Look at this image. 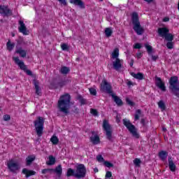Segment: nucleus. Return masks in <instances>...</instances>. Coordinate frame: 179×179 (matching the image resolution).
<instances>
[{
    "mask_svg": "<svg viewBox=\"0 0 179 179\" xmlns=\"http://www.w3.org/2000/svg\"><path fill=\"white\" fill-rule=\"evenodd\" d=\"M57 107L60 113L64 114H69V108L71 107V95L66 93L59 97L57 103Z\"/></svg>",
    "mask_w": 179,
    "mask_h": 179,
    "instance_id": "nucleus-1",
    "label": "nucleus"
},
{
    "mask_svg": "<svg viewBox=\"0 0 179 179\" xmlns=\"http://www.w3.org/2000/svg\"><path fill=\"white\" fill-rule=\"evenodd\" d=\"M131 22L134 25L133 29L134 31H136L138 36H141V34H143L145 30L141 25V22H139V15H138L137 13L134 12L132 13Z\"/></svg>",
    "mask_w": 179,
    "mask_h": 179,
    "instance_id": "nucleus-2",
    "label": "nucleus"
},
{
    "mask_svg": "<svg viewBox=\"0 0 179 179\" xmlns=\"http://www.w3.org/2000/svg\"><path fill=\"white\" fill-rule=\"evenodd\" d=\"M44 117L38 116L36 120L34 121V125L36 131L38 136H43L44 131Z\"/></svg>",
    "mask_w": 179,
    "mask_h": 179,
    "instance_id": "nucleus-3",
    "label": "nucleus"
},
{
    "mask_svg": "<svg viewBox=\"0 0 179 179\" xmlns=\"http://www.w3.org/2000/svg\"><path fill=\"white\" fill-rule=\"evenodd\" d=\"M123 124L124 125V127H126L127 129H128L130 134H131L132 136L136 138V139H139V134H138V129H136L135 125L131 123V121L124 119Z\"/></svg>",
    "mask_w": 179,
    "mask_h": 179,
    "instance_id": "nucleus-4",
    "label": "nucleus"
},
{
    "mask_svg": "<svg viewBox=\"0 0 179 179\" xmlns=\"http://www.w3.org/2000/svg\"><path fill=\"white\" fill-rule=\"evenodd\" d=\"M86 166L83 164H79L76 166L75 178L80 179L86 177Z\"/></svg>",
    "mask_w": 179,
    "mask_h": 179,
    "instance_id": "nucleus-5",
    "label": "nucleus"
},
{
    "mask_svg": "<svg viewBox=\"0 0 179 179\" xmlns=\"http://www.w3.org/2000/svg\"><path fill=\"white\" fill-rule=\"evenodd\" d=\"M13 61L15 62L16 65H17L21 69V71H24V72H26L27 75L29 76H31L33 75V73L30 70H27V66L24 64V62L22 61H20V59L19 57H13Z\"/></svg>",
    "mask_w": 179,
    "mask_h": 179,
    "instance_id": "nucleus-6",
    "label": "nucleus"
},
{
    "mask_svg": "<svg viewBox=\"0 0 179 179\" xmlns=\"http://www.w3.org/2000/svg\"><path fill=\"white\" fill-rule=\"evenodd\" d=\"M103 129L106 131V138L113 142V131H111V125L108 123V121L104 120L103 122Z\"/></svg>",
    "mask_w": 179,
    "mask_h": 179,
    "instance_id": "nucleus-7",
    "label": "nucleus"
},
{
    "mask_svg": "<svg viewBox=\"0 0 179 179\" xmlns=\"http://www.w3.org/2000/svg\"><path fill=\"white\" fill-rule=\"evenodd\" d=\"M100 90L103 93L110 94V96L114 93V92H113V87L111 86V84L108 83V82H107L106 80H103L101 83Z\"/></svg>",
    "mask_w": 179,
    "mask_h": 179,
    "instance_id": "nucleus-8",
    "label": "nucleus"
},
{
    "mask_svg": "<svg viewBox=\"0 0 179 179\" xmlns=\"http://www.w3.org/2000/svg\"><path fill=\"white\" fill-rule=\"evenodd\" d=\"M68 80L64 78H60L57 83H52L50 84L52 89H62L64 86H66Z\"/></svg>",
    "mask_w": 179,
    "mask_h": 179,
    "instance_id": "nucleus-9",
    "label": "nucleus"
},
{
    "mask_svg": "<svg viewBox=\"0 0 179 179\" xmlns=\"http://www.w3.org/2000/svg\"><path fill=\"white\" fill-rule=\"evenodd\" d=\"M7 167L11 173H14L20 169L19 164L13 162V160H10L7 163Z\"/></svg>",
    "mask_w": 179,
    "mask_h": 179,
    "instance_id": "nucleus-10",
    "label": "nucleus"
},
{
    "mask_svg": "<svg viewBox=\"0 0 179 179\" xmlns=\"http://www.w3.org/2000/svg\"><path fill=\"white\" fill-rule=\"evenodd\" d=\"M0 15H3V16H6L7 17L12 16V10L8 6L0 5Z\"/></svg>",
    "mask_w": 179,
    "mask_h": 179,
    "instance_id": "nucleus-11",
    "label": "nucleus"
},
{
    "mask_svg": "<svg viewBox=\"0 0 179 179\" xmlns=\"http://www.w3.org/2000/svg\"><path fill=\"white\" fill-rule=\"evenodd\" d=\"M155 85L157 87H159L162 92H166V85L161 78L155 76Z\"/></svg>",
    "mask_w": 179,
    "mask_h": 179,
    "instance_id": "nucleus-12",
    "label": "nucleus"
},
{
    "mask_svg": "<svg viewBox=\"0 0 179 179\" xmlns=\"http://www.w3.org/2000/svg\"><path fill=\"white\" fill-rule=\"evenodd\" d=\"M19 24L20 27H18V30L20 33H22L24 36H27V34H29V31H27V27H26V24H24L23 20H20Z\"/></svg>",
    "mask_w": 179,
    "mask_h": 179,
    "instance_id": "nucleus-13",
    "label": "nucleus"
},
{
    "mask_svg": "<svg viewBox=\"0 0 179 179\" xmlns=\"http://www.w3.org/2000/svg\"><path fill=\"white\" fill-rule=\"evenodd\" d=\"M170 30L167 29V27H160L158 28L157 33L159 36V37H162V38H164V37L169 33Z\"/></svg>",
    "mask_w": 179,
    "mask_h": 179,
    "instance_id": "nucleus-14",
    "label": "nucleus"
},
{
    "mask_svg": "<svg viewBox=\"0 0 179 179\" xmlns=\"http://www.w3.org/2000/svg\"><path fill=\"white\" fill-rule=\"evenodd\" d=\"M92 136L90 138V141L93 145H99V143H100V136L96 134L95 131H92Z\"/></svg>",
    "mask_w": 179,
    "mask_h": 179,
    "instance_id": "nucleus-15",
    "label": "nucleus"
},
{
    "mask_svg": "<svg viewBox=\"0 0 179 179\" xmlns=\"http://www.w3.org/2000/svg\"><path fill=\"white\" fill-rule=\"evenodd\" d=\"M33 84L35 87L36 94L38 96H41V89L40 88V82L38 80L34 79Z\"/></svg>",
    "mask_w": 179,
    "mask_h": 179,
    "instance_id": "nucleus-16",
    "label": "nucleus"
},
{
    "mask_svg": "<svg viewBox=\"0 0 179 179\" xmlns=\"http://www.w3.org/2000/svg\"><path fill=\"white\" fill-rule=\"evenodd\" d=\"M70 3H73L76 6H79L80 9H85V3L82 0H70Z\"/></svg>",
    "mask_w": 179,
    "mask_h": 179,
    "instance_id": "nucleus-17",
    "label": "nucleus"
},
{
    "mask_svg": "<svg viewBox=\"0 0 179 179\" xmlns=\"http://www.w3.org/2000/svg\"><path fill=\"white\" fill-rule=\"evenodd\" d=\"M22 174L25 175L26 178H29V177H31V176H36V171L29 170L26 168H24L22 171Z\"/></svg>",
    "mask_w": 179,
    "mask_h": 179,
    "instance_id": "nucleus-18",
    "label": "nucleus"
},
{
    "mask_svg": "<svg viewBox=\"0 0 179 179\" xmlns=\"http://www.w3.org/2000/svg\"><path fill=\"white\" fill-rule=\"evenodd\" d=\"M158 156L162 162H166L167 160V156H169V152L167 151L162 150L158 153Z\"/></svg>",
    "mask_w": 179,
    "mask_h": 179,
    "instance_id": "nucleus-19",
    "label": "nucleus"
},
{
    "mask_svg": "<svg viewBox=\"0 0 179 179\" xmlns=\"http://www.w3.org/2000/svg\"><path fill=\"white\" fill-rule=\"evenodd\" d=\"M113 69H115V71H119V69H121V68H122L121 59H115V61L113 62Z\"/></svg>",
    "mask_w": 179,
    "mask_h": 179,
    "instance_id": "nucleus-20",
    "label": "nucleus"
},
{
    "mask_svg": "<svg viewBox=\"0 0 179 179\" xmlns=\"http://www.w3.org/2000/svg\"><path fill=\"white\" fill-rule=\"evenodd\" d=\"M112 99H113L115 103H116L117 106H118L119 107H121V106H122V104H124V103L122 102V100L121 99H120V97H118V96H116L115 94H114V93L113 94L110 95Z\"/></svg>",
    "mask_w": 179,
    "mask_h": 179,
    "instance_id": "nucleus-21",
    "label": "nucleus"
},
{
    "mask_svg": "<svg viewBox=\"0 0 179 179\" xmlns=\"http://www.w3.org/2000/svg\"><path fill=\"white\" fill-rule=\"evenodd\" d=\"M168 162H169V167L171 171H176V164H174V161H173V159L171 157H169L168 158Z\"/></svg>",
    "mask_w": 179,
    "mask_h": 179,
    "instance_id": "nucleus-22",
    "label": "nucleus"
},
{
    "mask_svg": "<svg viewBox=\"0 0 179 179\" xmlns=\"http://www.w3.org/2000/svg\"><path fill=\"white\" fill-rule=\"evenodd\" d=\"M36 160V155H29L26 159L27 166H31V163Z\"/></svg>",
    "mask_w": 179,
    "mask_h": 179,
    "instance_id": "nucleus-23",
    "label": "nucleus"
},
{
    "mask_svg": "<svg viewBox=\"0 0 179 179\" xmlns=\"http://www.w3.org/2000/svg\"><path fill=\"white\" fill-rule=\"evenodd\" d=\"M16 54H19L22 58H26L27 56V51L23 50L22 48H20L15 51Z\"/></svg>",
    "mask_w": 179,
    "mask_h": 179,
    "instance_id": "nucleus-24",
    "label": "nucleus"
},
{
    "mask_svg": "<svg viewBox=\"0 0 179 179\" xmlns=\"http://www.w3.org/2000/svg\"><path fill=\"white\" fill-rule=\"evenodd\" d=\"M131 76L134 78L135 79H138V80H142L143 79V73H135L134 72L131 73Z\"/></svg>",
    "mask_w": 179,
    "mask_h": 179,
    "instance_id": "nucleus-25",
    "label": "nucleus"
},
{
    "mask_svg": "<svg viewBox=\"0 0 179 179\" xmlns=\"http://www.w3.org/2000/svg\"><path fill=\"white\" fill-rule=\"evenodd\" d=\"M118 57H120V49L115 48L113 52H112V58L113 59H118Z\"/></svg>",
    "mask_w": 179,
    "mask_h": 179,
    "instance_id": "nucleus-26",
    "label": "nucleus"
},
{
    "mask_svg": "<svg viewBox=\"0 0 179 179\" xmlns=\"http://www.w3.org/2000/svg\"><path fill=\"white\" fill-rule=\"evenodd\" d=\"M55 157H54V156L52 155H50L49 156V161L46 162V164L48 166H54V164H55Z\"/></svg>",
    "mask_w": 179,
    "mask_h": 179,
    "instance_id": "nucleus-27",
    "label": "nucleus"
},
{
    "mask_svg": "<svg viewBox=\"0 0 179 179\" xmlns=\"http://www.w3.org/2000/svg\"><path fill=\"white\" fill-rule=\"evenodd\" d=\"M53 171H55L59 177H61L62 174V166L58 165L55 170L53 169Z\"/></svg>",
    "mask_w": 179,
    "mask_h": 179,
    "instance_id": "nucleus-28",
    "label": "nucleus"
},
{
    "mask_svg": "<svg viewBox=\"0 0 179 179\" xmlns=\"http://www.w3.org/2000/svg\"><path fill=\"white\" fill-rule=\"evenodd\" d=\"M75 174H76V171L70 168L67 169L66 176V177H75Z\"/></svg>",
    "mask_w": 179,
    "mask_h": 179,
    "instance_id": "nucleus-29",
    "label": "nucleus"
},
{
    "mask_svg": "<svg viewBox=\"0 0 179 179\" xmlns=\"http://www.w3.org/2000/svg\"><path fill=\"white\" fill-rule=\"evenodd\" d=\"M142 115V110L137 109L134 115V121L139 120V117Z\"/></svg>",
    "mask_w": 179,
    "mask_h": 179,
    "instance_id": "nucleus-30",
    "label": "nucleus"
},
{
    "mask_svg": "<svg viewBox=\"0 0 179 179\" xmlns=\"http://www.w3.org/2000/svg\"><path fill=\"white\" fill-rule=\"evenodd\" d=\"M164 38H165V40L169 42L173 41V40H174V35L168 32Z\"/></svg>",
    "mask_w": 179,
    "mask_h": 179,
    "instance_id": "nucleus-31",
    "label": "nucleus"
},
{
    "mask_svg": "<svg viewBox=\"0 0 179 179\" xmlns=\"http://www.w3.org/2000/svg\"><path fill=\"white\" fill-rule=\"evenodd\" d=\"M78 100L80 103L81 106H85V104H87V101L84 99L82 95H78Z\"/></svg>",
    "mask_w": 179,
    "mask_h": 179,
    "instance_id": "nucleus-32",
    "label": "nucleus"
},
{
    "mask_svg": "<svg viewBox=\"0 0 179 179\" xmlns=\"http://www.w3.org/2000/svg\"><path fill=\"white\" fill-rule=\"evenodd\" d=\"M17 44H18L19 45H27L28 42L24 41V39H23V38L20 37L18 39H17Z\"/></svg>",
    "mask_w": 179,
    "mask_h": 179,
    "instance_id": "nucleus-33",
    "label": "nucleus"
},
{
    "mask_svg": "<svg viewBox=\"0 0 179 179\" xmlns=\"http://www.w3.org/2000/svg\"><path fill=\"white\" fill-rule=\"evenodd\" d=\"M158 107L161 109V111L166 110V103L162 100L158 102Z\"/></svg>",
    "mask_w": 179,
    "mask_h": 179,
    "instance_id": "nucleus-34",
    "label": "nucleus"
},
{
    "mask_svg": "<svg viewBox=\"0 0 179 179\" xmlns=\"http://www.w3.org/2000/svg\"><path fill=\"white\" fill-rule=\"evenodd\" d=\"M50 142H52V145H58L59 143V139L57 136H52L50 138Z\"/></svg>",
    "mask_w": 179,
    "mask_h": 179,
    "instance_id": "nucleus-35",
    "label": "nucleus"
},
{
    "mask_svg": "<svg viewBox=\"0 0 179 179\" xmlns=\"http://www.w3.org/2000/svg\"><path fill=\"white\" fill-rule=\"evenodd\" d=\"M6 47L8 51H12L15 48V43H10V40H9L6 43Z\"/></svg>",
    "mask_w": 179,
    "mask_h": 179,
    "instance_id": "nucleus-36",
    "label": "nucleus"
},
{
    "mask_svg": "<svg viewBox=\"0 0 179 179\" xmlns=\"http://www.w3.org/2000/svg\"><path fill=\"white\" fill-rule=\"evenodd\" d=\"M69 68L66 66H62L60 69V72L62 75H67V73H69Z\"/></svg>",
    "mask_w": 179,
    "mask_h": 179,
    "instance_id": "nucleus-37",
    "label": "nucleus"
},
{
    "mask_svg": "<svg viewBox=\"0 0 179 179\" xmlns=\"http://www.w3.org/2000/svg\"><path fill=\"white\" fill-rule=\"evenodd\" d=\"M113 34V29L111 28H106L105 29V35L106 37H111Z\"/></svg>",
    "mask_w": 179,
    "mask_h": 179,
    "instance_id": "nucleus-38",
    "label": "nucleus"
},
{
    "mask_svg": "<svg viewBox=\"0 0 179 179\" xmlns=\"http://www.w3.org/2000/svg\"><path fill=\"white\" fill-rule=\"evenodd\" d=\"M145 47L147 50L148 53L150 55V54H152V52H153V48L152 47V45L145 44Z\"/></svg>",
    "mask_w": 179,
    "mask_h": 179,
    "instance_id": "nucleus-39",
    "label": "nucleus"
},
{
    "mask_svg": "<svg viewBox=\"0 0 179 179\" xmlns=\"http://www.w3.org/2000/svg\"><path fill=\"white\" fill-rule=\"evenodd\" d=\"M61 48L63 51H69V45L66 43H62L61 45Z\"/></svg>",
    "mask_w": 179,
    "mask_h": 179,
    "instance_id": "nucleus-40",
    "label": "nucleus"
},
{
    "mask_svg": "<svg viewBox=\"0 0 179 179\" xmlns=\"http://www.w3.org/2000/svg\"><path fill=\"white\" fill-rule=\"evenodd\" d=\"M52 171H54V169H45L42 170V174H47L49 173V174H52Z\"/></svg>",
    "mask_w": 179,
    "mask_h": 179,
    "instance_id": "nucleus-41",
    "label": "nucleus"
},
{
    "mask_svg": "<svg viewBox=\"0 0 179 179\" xmlns=\"http://www.w3.org/2000/svg\"><path fill=\"white\" fill-rule=\"evenodd\" d=\"M134 163L135 164V166H136V167H141V163H142V161H141V159L136 158L134 160Z\"/></svg>",
    "mask_w": 179,
    "mask_h": 179,
    "instance_id": "nucleus-42",
    "label": "nucleus"
},
{
    "mask_svg": "<svg viewBox=\"0 0 179 179\" xmlns=\"http://www.w3.org/2000/svg\"><path fill=\"white\" fill-rule=\"evenodd\" d=\"M166 47L169 48V50H173L174 48V43L172 41H169L166 43Z\"/></svg>",
    "mask_w": 179,
    "mask_h": 179,
    "instance_id": "nucleus-43",
    "label": "nucleus"
},
{
    "mask_svg": "<svg viewBox=\"0 0 179 179\" xmlns=\"http://www.w3.org/2000/svg\"><path fill=\"white\" fill-rule=\"evenodd\" d=\"M89 90H90V94H92V96L97 95V91L96 90V89L91 87V88H89Z\"/></svg>",
    "mask_w": 179,
    "mask_h": 179,
    "instance_id": "nucleus-44",
    "label": "nucleus"
},
{
    "mask_svg": "<svg viewBox=\"0 0 179 179\" xmlns=\"http://www.w3.org/2000/svg\"><path fill=\"white\" fill-rule=\"evenodd\" d=\"M126 103L129 106H131V107H134V106H135V102L131 101V99H129V98H126Z\"/></svg>",
    "mask_w": 179,
    "mask_h": 179,
    "instance_id": "nucleus-45",
    "label": "nucleus"
},
{
    "mask_svg": "<svg viewBox=\"0 0 179 179\" xmlns=\"http://www.w3.org/2000/svg\"><path fill=\"white\" fill-rule=\"evenodd\" d=\"M104 166H106V167H108L109 169L114 167V164L108 161L104 162Z\"/></svg>",
    "mask_w": 179,
    "mask_h": 179,
    "instance_id": "nucleus-46",
    "label": "nucleus"
},
{
    "mask_svg": "<svg viewBox=\"0 0 179 179\" xmlns=\"http://www.w3.org/2000/svg\"><path fill=\"white\" fill-rule=\"evenodd\" d=\"M90 113L92 114V115H94L95 117L99 115V112H97V110L91 108L90 109Z\"/></svg>",
    "mask_w": 179,
    "mask_h": 179,
    "instance_id": "nucleus-47",
    "label": "nucleus"
},
{
    "mask_svg": "<svg viewBox=\"0 0 179 179\" xmlns=\"http://www.w3.org/2000/svg\"><path fill=\"white\" fill-rule=\"evenodd\" d=\"M96 160L99 162V163H101L102 162H104V158L103 157V156H101V155H99L96 156Z\"/></svg>",
    "mask_w": 179,
    "mask_h": 179,
    "instance_id": "nucleus-48",
    "label": "nucleus"
},
{
    "mask_svg": "<svg viewBox=\"0 0 179 179\" xmlns=\"http://www.w3.org/2000/svg\"><path fill=\"white\" fill-rule=\"evenodd\" d=\"M106 178H111L113 177V173L111 171H107L105 176Z\"/></svg>",
    "mask_w": 179,
    "mask_h": 179,
    "instance_id": "nucleus-49",
    "label": "nucleus"
},
{
    "mask_svg": "<svg viewBox=\"0 0 179 179\" xmlns=\"http://www.w3.org/2000/svg\"><path fill=\"white\" fill-rule=\"evenodd\" d=\"M134 48L136 50H141V48H142V45H141V43H136L134 46Z\"/></svg>",
    "mask_w": 179,
    "mask_h": 179,
    "instance_id": "nucleus-50",
    "label": "nucleus"
},
{
    "mask_svg": "<svg viewBox=\"0 0 179 179\" xmlns=\"http://www.w3.org/2000/svg\"><path fill=\"white\" fill-rule=\"evenodd\" d=\"M10 120V115H3V120L4 121H9Z\"/></svg>",
    "mask_w": 179,
    "mask_h": 179,
    "instance_id": "nucleus-51",
    "label": "nucleus"
},
{
    "mask_svg": "<svg viewBox=\"0 0 179 179\" xmlns=\"http://www.w3.org/2000/svg\"><path fill=\"white\" fill-rule=\"evenodd\" d=\"M141 124H142L143 127H146V119H141Z\"/></svg>",
    "mask_w": 179,
    "mask_h": 179,
    "instance_id": "nucleus-52",
    "label": "nucleus"
},
{
    "mask_svg": "<svg viewBox=\"0 0 179 179\" xmlns=\"http://www.w3.org/2000/svg\"><path fill=\"white\" fill-rule=\"evenodd\" d=\"M158 58H159V56H157V55H156V56L152 55V61H156V60L158 59Z\"/></svg>",
    "mask_w": 179,
    "mask_h": 179,
    "instance_id": "nucleus-53",
    "label": "nucleus"
},
{
    "mask_svg": "<svg viewBox=\"0 0 179 179\" xmlns=\"http://www.w3.org/2000/svg\"><path fill=\"white\" fill-rule=\"evenodd\" d=\"M136 57L137 58L139 59L141 58H142V52H138L136 53Z\"/></svg>",
    "mask_w": 179,
    "mask_h": 179,
    "instance_id": "nucleus-54",
    "label": "nucleus"
},
{
    "mask_svg": "<svg viewBox=\"0 0 179 179\" xmlns=\"http://www.w3.org/2000/svg\"><path fill=\"white\" fill-rule=\"evenodd\" d=\"M134 59H131V60H130V62H129V65H130V66L132 68V66H134Z\"/></svg>",
    "mask_w": 179,
    "mask_h": 179,
    "instance_id": "nucleus-55",
    "label": "nucleus"
},
{
    "mask_svg": "<svg viewBox=\"0 0 179 179\" xmlns=\"http://www.w3.org/2000/svg\"><path fill=\"white\" fill-rule=\"evenodd\" d=\"M170 20V18L169 17H165L163 19V22H169Z\"/></svg>",
    "mask_w": 179,
    "mask_h": 179,
    "instance_id": "nucleus-56",
    "label": "nucleus"
},
{
    "mask_svg": "<svg viewBox=\"0 0 179 179\" xmlns=\"http://www.w3.org/2000/svg\"><path fill=\"white\" fill-rule=\"evenodd\" d=\"M94 173H99V169L97 168L94 169Z\"/></svg>",
    "mask_w": 179,
    "mask_h": 179,
    "instance_id": "nucleus-57",
    "label": "nucleus"
},
{
    "mask_svg": "<svg viewBox=\"0 0 179 179\" xmlns=\"http://www.w3.org/2000/svg\"><path fill=\"white\" fill-rule=\"evenodd\" d=\"M127 85L128 86H132V82L131 81L127 82Z\"/></svg>",
    "mask_w": 179,
    "mask_h": 179,
    "instance_id": "nucleus-58",
    "label": "nucleus"
},
{
    "mask_svg": "<svg viewBox=\"0 0 179 179\" xmlns=\"http://www.w3.org/2000/svg\"><path fill=\"white\" fill-rule=\"evenodd\" d=\"M145 2H148V3H150V2H153V0H144Z\"/></svg>",
    "mask_w": 179,
    "mask_h": 179,
    "instance_id": "nucleus-59",
    "label": "nucleus"
},
{
    "mask_svg": "<svg viewBox=\"0 0 179 179\" xmlns=\"http://www.w3.org/2000/svg\"><path fill=\"white\" fill-rule=\"evenodd\" d=\"M162 131H164V132H166L167 131V129H166V127H163Z\"/></svg>",
    "mask_w": 179,
    "mask_h": 179,
    "instance_id": "nucleus-60",
    "label": "nucleus"
},
{
    "mask_svg": "<svg viewBox=\"0 0 179 179\" xmlns=\"http://www.w3.org/2000/svg\"><path fill=\"white\" fill-rule=\"evenodd\" d=\"M79 109H78V108H76V111L75 113H76V111H78Z\"/></svg>",
    "mask_w": 179,
    "mask_h": 179,
    "instance_id": "nucleus-61",
    "label": "nucleus"
},
{
    "mask_svg": "<svg viewBox=\"0 0 179 179\" xmlns=\"http://www.w3.org/2000/svg\"><path fill=\"white\" fill-rule=\"evenodd\" d=\"M101 2H103V0H99Z\"/></svg>",
    "mask_w": 179,
    "mask_h": 179,
    "instance_id": "nucleus-62",
    "label": "nucleus"
},
{
    "mask_svg": "<svg viewBox=\"0 0 179 179\" xmlns=\"http://www.w3.org/2000/svg\"><path fill=\"white\" fill-rule=\"evenodd\" d=\"M13 37H15V34H13Z\"/></svg>",
    "mask_w": 179,
    "mask_h": 179,
    "instance_id": "nucleus-63",
    "label": "nucleus"
},
{
    "mask_svg": "<svg viewBox=\"0 0 179 179\" xmlns=\"http://www.w3.org/2000/svg\"><path fill=\"white\" fill-rule=\"evenodd\" d=\"M0 71H1V68H0Z\"/></svg>",
    "mask_w": 179,
    "mask_h": 179,
    "instance_id": "nucleus-64",
    "label": "nucleus"
}]
</instances>
